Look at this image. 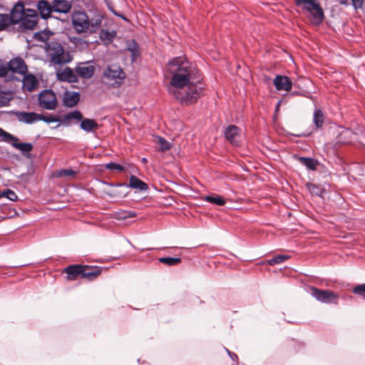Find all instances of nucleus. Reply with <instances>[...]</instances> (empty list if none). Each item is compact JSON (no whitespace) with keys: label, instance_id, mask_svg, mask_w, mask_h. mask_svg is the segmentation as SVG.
Here are the masks:
<instances>
[{"label":"nucleus","instance_id":"obj_1","mask_svg":"<svg viewBox=\"0 0 365 365\" xmlns=\"http://www.w3.org/2000/svg\"><path fill=\"white\" fill-rule=\"evenodd\" d=\"M167 71L172 75L169 93L181 104L195 103L204 91L200 71L184 57L173 58L168 63Z\"/></svg>","mask_w":365,"mask_h":365},{"label":"nucleus","instance_id":"obj_2","mask_svg":"<svg viewBox=\"0 0 365 365\" xmlns=\"http://www.w3.org/2000/svg\"><path fill=\"white\" fill-rule=\"evenodd\" d=\"M46 34L40 35V39L45 42L44 51L48 61L53 65H63L72 61V56L68 51H66L61 43Z\"/></svg>","mask_w":365,"mask_h":365},{"label":"nucleus","instance_id":"obj_3","mask_svg":"<svg viewBox=\"0 0 365 365\" xmlns=\"http://www.w3.org/2000/svg\"><path fill=\"white\" fill-rule=\"evenodd\" d=\"M331 128L339 130L337 131L336 143L343 144L365 143V133L359 127L356 128L354 130L344 127L336 128V125L331 126Z\"/></svg>","mask_w":365,"mask_h":365},{"label":"nucleus","instance_id":"obj_4","mask_svg":"<svg viewBox=\"0 0 365 365\" xmlns=\"http://www.w3.org/2000/svg\"><path fill=\"white\" fill-rule=\"evenodd\" d=\"M125 73L119 66H108L103 72L102 80L104 84L113 88L119 87L124 81Z\"/></svg>","mask_w":365,"mask_h":365},{"label":"nucleus","instance_id":"obj_5","mask_svg":"<svg viewBox=\"0 0 365 365\" xmlns=\"http://www.w3.org/2000/svg\"><path fill=\"white\" fill-rule=\"evenodd\" d=\"M295 4L302 8L312 24L319 25V3L317 0H295Z\"/></svg>","mask_w":365,"mask_h":365},{"label":"nucleus","instance_id":"obj_6","mask_svg":"<svg viewBox=\"0 0 365 365\" xmlns=\"http://www.w3.org/2000/svg\"><path fill=\"white\" fill-rule=\"evenodd\" d=\"M71 20L73 29L78 34L89 31L91 24H89V19L86 12H73Z\"/></svg>","mask_w":365,"mask_h":365},{"label":"nucleus","instance_id":"obj_7","mask_svg":"<svg viewBox=\"0 0 365 365\" xmlns=\"http://www.w3.org/2000/svg\"><path fill=\"white\" fill-rule=\"evenodd\" d=\"M39 106L46 110H54L57 106L55 93L51 90H43L38 96Z\"/></svg>","mask_w":365,"mask_h":365},{"label":"nucleus","instance_id":"obj_8","mask_svg":"<svg viewBox=\"0 0 365 365\" xmlns=\"http://www.w3.org/2000/svg\"><path fill=\"white\" fill-rule=\"evenodd\" d=\"M37 11L33 9H26L24 11V16L20 23V27L23 30H33L38 22Z\"/></svg>","mask_w":365,"mask_h":365},{"label":"nucleus","instance_id":"obj_9","mask_svg":"<svg viewBox=\"0 0 365 365\" xmlns=\"http://www.w3.org/2000/svg\"><path fill=\"white\" fill-rule=\"evenodd\" d=\"M225 138L233 145L238 146L240 143V129L236 125H229L225 131Z\"/></svg>","mask_w":365,"mask_h":365},{"label":"nucleus","instance_id":"obj_10","mask_svg":"<svg viewBox=\"0 0 365 365\" xmlns=\"http://www.w3.org/2000/svg\"><path fill=\"white\" fill-rule=\"evenodd\" d=\"M9 70L12 73L25 75L27 72V66L24 61L20 58H14L8 63Z\"/></svg>","mask_w":365,"mask_h":365},{"label":"nucleus","instance_id":"obj_11","mask_svg":"<svg viewBox=\"0 0 365 365\" xmlns=\"http://www.w3.org/2000/svg\"><path fill=\"white\" fill-rule=\"evenodd\" d=\"M273 83L278 91H290L292 88V82L286 76H277Z\"/></svg>","mask_w":365,"mask_h":365},{"label":"nucleus","instance_id":"obj_12","mask_svg":"<svg viewBox=\"0 0 365 365\" xmlns=\"http://www.w3.org/2000/svg\"><path fill=\"white\" fill-rule=\"evenodd\" d=\"M95 71V67L89 64L88 63H81L76 68V72L80 77L83 78H91Z\"/></svg>","mask_w":365,"mask_h":365},{"label":"nucleus","instance_id":"obj_13","mask_svg":"<svg viewBox=\"0 0 365 365\" xmlns=\"http://www.w3.org/2000/svg\"><path fill=\"white\" fill-rule=\"evenodd\" d=\"M16 116L20 122L32 124L38 121L39 114L35 112L19 111L16 113Z\"/></svg>","mask_w":365,"mask_h":365},{"label":"nucleus","instance_id":"obj_14","mask_svg":"<svg viewBox=\"0 0 365 365\" xmlns=\"http://www.w3.org/2000/svg\"><path fill=\"white\" fill-rule=\"evenodd\" d=\"M83 265L72 264L66 267L63 272L67 274V279L73 281L78 279L79 276H82Z\"/></svg>","mask_w":365,"mask_h":365},{"label":"nucleus","instance_id":"obj_15","mask_svg":"<svg viewBox=\"0 0 365 365\" xmlns=\"http://www.w3.org/2000/svg\"><path fill=\"white\" fill-rule=\"evenodd\" d=\"M57 76L58 78L62 81H66L69 83L78 82V76L69 67H66L63 70L58 72Z\"/></svg>","mask_w":365,"mask_h":365},{"label":"nucleus","instance_id":"obj_16","mask_svg":"<svg viewBox=\"0 0 365 365\" xmlns=\"http://www.w3.org/2000/svg\"><path fill=\"white\" fill-rule=\"evenodd\" d=\"M52 8L53 12L67 14L71 9V4L66 0H53Z\"/></svg>","mask_w":365,"mask_h":365},{"label":"nucleus","instance_id":"obj_17","mask_svg":"<svg viewBox=\"0 0 365 365\" xmlns=\"http://www.w3.org/2000/svg\"><path fill=\"white\" fill-rule=\"evenodd\" d=\"M118 186H128L140 191H145L148 189V185L135 175H131L129 180V185L118 184Z\"/></svg>","mask_w":365,"mask_h":365},{"label":"nucleus","instance_id":"obj_18","mask_svg":"<svg viewBox=\"0 0 365 365\" xmlns=\"http://www.w3.org/2000/svg\"><path fill=\"white\" fill-rule=\"evenodd\" d=\"M22 83L23 88L29 92L34 91L38 86V81L34 74L25 75Z\"/></svg>","mask_w":365,"mask_h":365},{"label":"nucleus","instance_id":"obj_19","mask_svg":"<svg viewBox=\"0 0 365 365\" xmlns=\"http://www.w3.org/2000/svg\"><path fill=\"white\" fill-rule=\"evenodd\" d=\"M38 9L42 19H46L48 18L53 11L52 4H49L48 1L42 0L38 4Z\"/></svg>","mask_w":365,"mask_h":365},{"label":"nucleus","instance_id":"obj_20","mask_svg":"<svg viewBox=\"0 0 365 365\" xmlns=\"http://www.w3.org/2000/svg\"><path fill=\"white\" fill-rule=\"evenodd\" d=\"M339 295L330 290L321 289V302L338 304Z\"/></svg>","mask_w":365,"mask_h":365},{"label":"nucleus","instance_id":"obj_21","mask_svg":"<svg viewBox=\"0 0 365 365\" xmlns=\"http://www.w3.org/2000/svg\"><path fill=\"white\" fill-rule=\"evenodd\" d=\"M63 103L67 107H73L79 101V94L76 92L66 91L63 96Z\"/></svg>","mask_w":365,"mask_h":365},{"label":"nucleus","instance_id":"obj_22","mask_svg":"<svg viewBox=\"0 0 365 365\" xmlns=\"http://www.w3.org/2000/svg\"><path fill=\"white\" fill-rule=\"evenodd\" d=\"M80 127L85 132L91 133L98 128V124L94 119L83 118Z\"/></svg>","mask_w":365,"mask_h":365},{"label":"nucleus","instance_id":"obj_23","mask_svg":"<svg viewBox=\"0 0 365 365\" xmlns=\"http://www.w3.org/2000/svg\"><path fill=\"white\" fill-rule=\"evenodd\" d=\"M101 274V270L98 267H90L87 265H83L82 272V278L93 280Z\"/></svg>","mask_w":365,"mask_h":365},{"label":"nucleus","instance_id":"obj_24","mask_svg":"<svg viewBox=\"0 0 365 365\" xmlns=\"http://www.w3.org/2000/svg\"><path fill=\"white\" fill-rule=\"evenodd\" d=\"M24 11L23 9H14L11 11L10 14H8L9 19H10L11 25H15L21 23V19L24 14Z\"/></svg>","mask_w":365,"mask_h":365},{"label":"nucleus","instance_id":"obj_25","mask_svg":"<svg viewBox=\"0 0 365 365\" xmlns=\"http://www.w3.org/2000/svg\"><path fill=\"white\" fill-rule=\"evenodd\" d=\"M16 214L15 209L11 208L7 204L0 205V218L6 219L14 217Z\"/></svg>","mask_w":365,"mask_h":365},{"label":"nucleus","instance_id":"obj_26","mask_svg":"<svg viewBox=\"0 0 365 365\" xmlns=\"http://www.w3.org/2000/svg\"><path fill=\"white\" fill-rule=\"evenodd\" d=\"M320 173H321V177L323 176L325 178V180H324L325 185L322 188H321V198H322L324 200V195L330 188L329 181L328 179L329 178H330L329 177L330 173L322 165H321Z\"/></svg>","mask_w":365,"mask_h":365},{"label":"nucleus","instance_id":"obj_27","mask_svg":"<svg viewBox=\"0 0 365 365\" xmlns=\"http://www.w3.org/2000/svg\"><path fill=\"white\" fill-rule=\"evenodd\" d=\"M11 145L14 148L21 150V153L25 155L26 153H30L34 148V146L31 143H18L17 141H14L11 143Z\"/></svg>","mask_w":365,"mask_h":365},{"label":"nucleus","instance_id":"obj_28","mask_svg":"<svg viewBox=\"0 0 365 365\" xmlns=\"http://www.w3.org/2000/svg\"><path fill=\"white\" fill-rule=\"evenodd\" d=\"M127 50L131 53L132 61H135L140 55L138 44L135 41H132L128 43Z\"/></svg>","mask_w":365,"mask_h":365},{"label":"nucleus","instance_id":"obj_29","mask_svg":"<svg viewBox=\"0 0 365 365\" xmlns=\"http://www.w3.org/2000/svg\"><path fill=\"white\" fill-rule=\"evenodd\" d=\"M75 119L77 120H82L83 115L78 110H74L66 114L63 116V120L64 123H68L71 120Z\"/></svg>","mask_w":365,"mask_h":365},{"label":"nucleus","instance_id":"obj_30","mask_svg":"<svg viewBox=\"0 0 365 365\" xmlns=\"http://www.w3.org/2000/svg\"><path fill=\"white\" fill-rule=\"evenodd\" d=\"M299 161L306 168L310 170H316L317 165V161H315L314 160L309 158H305V157H300L299 158Z\"/></svg>","mask_w":365,"mask_h":365},{"label":"nucleus","instance_id":"obj_31","mask_svg":"<svg viewBox=\"0 0 365 365\" xmlns=\"http://www.w3.org/2000/svg\"><path fill=\"white\" fill-rule=\"evenodd\" d=\"M205 200L208 202L220 206L224 205L225 204V199L222 197L217 195L213 196L207 195L205 197Z\"/></svg>","mask_w":365,"mask_h":365},{"label":"nucleus","instance_id":"obj_32","mask_svg":"<svg viewBox=\"0 0 365 365\" xmlns=\"http://www.w3.org/2000/svg\"><path fill=\"white\" fill-rule=\"evenodd\" d=\"M159 262L168 266H173L180 264L181 262V258L170 257H161L159 259Z\"/></svg>","mask_w":365,"mask_h":365},{"label":"nucleus","instance_id":"obj_33","mask_svg":"<svg viewBox=\"0 0 365 365\" xmlns=\"http://www.w3.org/2000/svg\"><path fill=\"white\" fill-rule=\"evenodd\" d=\"M157 143L160 146V151H167L169 150L171 147L172 144L171 143L168 142L167 140H165L164 138L161 136H157Z\"/></svg>","mask_w":365,"mask_h":365},{"label":"nucleus","instance_id":"obj_34","mask_svg":"<svg viewBox=\"0 0 365 365\" xmlns=\"http://www.w3.org/2000/svg\"><path fill=\"white\" fill-rule=\"evenodd\" d=\"M8 14H0V31L6 30L11 25Z\"/></svg>","mask_w":365,"mask_h":365},{"label":"nucleus","instance_id":"obj_35","mask_svg":"<svg viewBox=\"0 0 365 365\" xmlns=\"http://www.w3.org/2000/svg\"><path fill=\"white\" fill-rule=\"evenodd\" d=\"M6 197L11 201H16L18 199L16 194L10 189H6L1 192L0 194V198Z\"/></svg>","mask_w":365,"mask_h":365},{"label":"nucleus","instance_id":"obj_36","mask_svg":"<svg viewBox=\"0 0 365 365\" xmlns=\"http://www.w3.org/2000/svg\"><path fill=\"white\" fill-rule=\"evenodd\" d=\"M42 120L47 123H56L59 121V119L53 115L48 114H39L38 121Z\"/></svg>","mask_w":365,"mask_h":365},{"label":"nucleus","instance_id":"obj_37","mask_svg":"<svg viewBox=\"0 0 365 365\" xmlns=\"http://www.w3.org/2000/svg\"><path fill=\"white\" fill-rule=\"evenodd\" d=\"M289 256L284 255H279L268 260L269 265H274L276 264H280L289 259Z\"/></svg>","mask_w":365,"mask_h":365},{"label":"nucleus","instance_id":"obj_38","mask_svg":"<svg viewBox=\"0 0 365 365\" xmlns=\"http://www.w3.org/2000/svg\"><path fill=\"white\" fill-rule=\"evenodd\" d=\"M0 137L3 138V140L6 142L18 141L19 139L13 135L6 132L1 128H0Z\"/></svg>","mask_w":365,"mask_h":365},{"label":"nucleus","instance_id":"obj_39","mask_svg":"<svg viewBox=\"0 0 365 365\" xmlns=\"http://www.w3.org/2000/svg\"><path fill=\"white\" fill-rule=\"evenodd\" d=\"M89 24H91V28L89 29V31L91 33L96 32L101 25V19L96 18V19L89 20Z\"/></svg>","mask_w":365,"mask_h":365},{"label":"nucleus","instance_id":"obj_40","mask_svg":"<svg viewBox=\"0 0 365 365\" xmlns=\"http://www.w3.org/2000/svg\"><path fill=\"white\" fill-rule=\"evenodd\" d=\"M306 186L309 192L312 194V195H315L317 197L319 196V188L317 185L312 182H307L306 184Z\"/></svg>","mask_w":365,"mask_h":365},{"label":"nucleus","instance_id":"obj_41","mask_svg":"<svg viewBox=\"0 0 365 365\" xmlns=\"http://www.w3.org/2000/svg\"><path fill=\"white\" fill-rule=\"evenodd\" d=\"M76 173V171H74L72 169H64V170H59L58 172L57 176L60 177V178L70 177V176L75 175Z\"/></svg>","mask_w":365,"mask_h":365},{"label":"nucleus","instance_id":"obj_42","mask_svg":"<svg viewBox=\"0 0 365 365\" xmlns=\"http://www.w3.org/2000/svg\"><path fill=\"white\" fill-rule=\"evenodd\" d=\"M105 168L108 170H118V171H123L124 170V168L123 166L119 165V164H117L115 163H107L105 165Z\"/></svg>","mask_w":365,"mask_h":365},{"label":"nucleus","instance_id":"obj_43","mask_svg":"<svg viewBox=\"0 0 365 365\" xmlns=\"http://www.w3.org/2000/svg\"><path fill=\"white\" fill-rule=\"evenodd\" d=\"M307 291L309 292L317 299H319V289L314 287L307 286Z\"/></svg>","mask_w":365,"mask_h":365},{"label":"nucleus","instance_id":"obj_44","mask_svg":"<svg viewBox=\"0 0 365 365\" xmlns=\"http://www.w3.org/2000/svg\"><path fill=\"white\" fill-rule=\"evenodd\" d=\"M353 292L356 294H364L365 293V283L354 287L353 289Z\"/></svg>","mask_w":365,"mask_h":365},{"label":"nucleus","instance_id":"obj_45","mask_svg":"<svg viewBox=\"0 0 365 365\" xmlns=\"http://www.w3.org/2000/svg\"><path fill=\"white\" fill-rule=\"evenodd\" d=\"M365 0H351V4L357 10L362 9Z\"/></svg>","mask_w":365,"mask_h":365},{"label":"nucleus","instance_id":"obj_46","mask_svg":"<svg viewBox=\"0 0 365 365\" xmlns=\"http://www.w3.org/2000/svg\"><path fill=\"white\" fill-rule=\"evenodd\" d=\"M9 66L8 64L6 66L0 65V77L6 76L9 73Z\"/></svg>","mask_w":365,"mask_h":365},{"label":"nucleus","instance_id":"obj_47","mask_svg":"<svg viewBox=\"0 0 365 365\" xmlns=\"http://www.w3.org/2000/svg\"><path fill=\"white\" fill-rule=\"evenodd\" d=\"M314 122L317 128L319 127V109L316 108L314 110Z\"/></svg>","mask_w":365,"mask_h":365},{"label":"nucleus","instance_id":"obj_48","mask_svg":"<svg viewBox=\"0 0 365 365\" xmlns=\"http://www.w3.org/2000/svg\"><path fill=\"white\" fill-rule=\"evenodd\" d=\"M115 218L118 220H125L128 219L126 214L125 213V210L118 212L115 213Z\"/></svg>","mask_w":365,"mask_h":365},{"label":"nucleus","instance_id":"obj_49","mask_svg":"<svg viewBox=\"0 0 365 365\" xmlns=\"http://www.w3.org/2000/svg\"><path fill=\"white\" fill-rule=\"evenodd\" d=\"M10 101V98H6L4 96H0V106H6Z\"/></svg>","mask_w":365,"mask_h":365},{"label":"nucleus","instance_id":"obj_50","mask_svg":"<svg viewBox=\"0 0 365 365\" xmlns=\"http://www.w3.org/2000/svg\"><path fill=\"white\" fill-rule=\"evenodd\" d=\"M125 213L126 214L128 218H131L136 216V213L131 210H125Z\"/></svg>","mask_w":365,"mask_h":365},{"label":"nucleus","instance_id":"obj_51","mask_svg":"<svg viewBox=\"0 0 365 365\" xmlns=\"http://www.w3.org/2000/svg\"><path fill=\"white\" fill-rule=\"evenodd\" d=\"M226 351L227 352V354H229V356H230V358L232 359V360H237V356L236 354L233 353V352H231L230 351H229L227 349H226Z\"/></svg>","mask_w":365,"mask_h":365},{"label":"nucleus","instance_id":"obj_52","mask_svg":"<svg viewBox=\"0 0 365 365\" xmlns=\"http://www.w3.org/2000/svg\"><path fill=\"white\" fill-rule=\"evenodd\" d=\"M339 4L346 6L351 5V0H338Z\"/></svg>","mask_w":365,"mask_h":365},{"label":"nucleus","instance_id":"obj_53","mask_svg":"<svg viewBox=\"0 0 365 365\" xmlns=\"http://www.w3.org/2000/svg\"><path fill=\"white\" fill-rule=\"evenodd\" d=\"M108 36H109L108 31H102L101 37L102 38H108Z\"/></svg>","mask_w":365,"mask_h":365},{"label":"nucleus","instance_id":"obj_54","mask_svg":"<svg viewBox=\"0 0 365 365\" xmlns=\"http://www.w3.org/2000/svg\"><path fill=\"white\" fill-rule=\"evenodd\" d=\"M324 19V11L322 10V9L321 8V21L323 20Z\"/></svg>","mask_w":365,"mask_h":365},{"label":"nucleus","instance_id":"obj_55","mask_svg":"<svg viewBox=\"0 0 365 365\" xmlns=\"http://www.w3.org/2000/svg\"><path fill=\"white\" fill-rule=\"evenodd\" d=\"M320 117H321V128H322V123H323V114L322 113H321Z\"/></svg>","mask_w":365,"mask_h":365},{"label":"nucleus","instance_id":"obj_56","mask_svg":"<svg viewBox=\"0 0 365 365\" xmlns=\"http://www.w3.org/2000/svg\"><path fill=\"white\" fill-rule=\"evenodd\" d=\"M142 161H143L144 163H147V159H146V158H143L142 159Z\"/></svg>","mask_w":365,"mask_h":365},{"label":"nucleus","instance_id":"obj_57","mask_svg":"<svg viewBox=\"0 0 365 365\" xmlns=\"http://www.w3.org/2000/svg\"><path fill=\"white\" fill-rule=\"evenodd\" d=\"M333 195H335V196L338 195L336 192H334Z\"/></svg>","mask_w":365,"mask_h":365}]
</instances>
